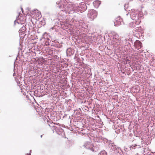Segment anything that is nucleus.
Masks as SVG:
<instances>
[{
	"label": "nucleus",
	"instance_id": "obj_1",
	"mask_svg": "<svg viewBox=\"0 0 155 155\" xmlns=\"http://www.w3.org/2000/svg\"><path fill=\"white\" fill-rule=\"evenodd\" d=\"M134 45L138 49L141 48L142 47V43L139 41H137L135 42Z\"/></svg>",
	"mask_w": 155,
	"mask_h": 155
},
{
	"label": "nucleus",
	"instance_id": "obj_4",
	"mask_svg": "<svg viewBox=\"0 0 155 155\" xmlns=\"http://www.w3.org/2000/svg\"><path fill=\"white\" fill-rule=\"evenodd\" d=\"M88 145H89V146L90 147H87V146L86 145V146L87 148H88L89 149H91L92 151H94V150L93 148H91V147H92L93 146V144L92 143H89L88 144Z\"/></svg>",
	"mask_w": 155,
	"mask_h": 155
},
{
	"label": "nucleus",
	"instance_id": "obj_3",
	"mask_svg": "<svg viewBox=\"0 0 155 155\" xmlns=\"http://www.w3.org/2000/svg\"><path fill=\"white\" fill-rule=\"evenodd\" d=\"M91 12L92 13V16H93L94 18L96 17L97 16V12L96 11L92 10Z\"/></svg>",
	"mask_w": 155,
	"mask_h": 155
},
{
	"label": "nucleus",
	"instance_id": "obj_7",
	"mask_svg": "<svg viewBox=\"0 0 155 155\" xmlns=\"http://www.w3.org/2000/svg\"><path fill=\"white\" fill-rule=\"evenodd\" d=\"M27 155H30V154H27Z\"/></svg>",
	"mask_w": 155,
	"mask_h": 155
},
{
	"label": "nucleus",
	"instance_id": "obj_2",
	"mask_svg": "<svg viewBox=\"0 0 155 155\" xmlns=\"http://www.w3.org/2000/svg\"><path fill=\"white\" fill-rule=\"evenodd\" d=\"M122 19L120 18V17H117L114 22L115 25L116 26H118L121 24V21Z\"/></svg>",
	"mask_w": 155,
	"mask_h": 155
},
{
	"label": "nucleus",
	"instance_id": "obj_6",
	"mask_svg": "<svg viewBox=\"0 0 155 155\" xmlns=\"http://www.w3.org/2000/svg\"><path fill=\"white\" fill-rule=\"evenodd\" d=\"M70 50H71V49H68V51H69Z\"/></svg>",
	"mask_w": 155,
	"mask_h": 155
},
{
	"label": "nucleus",
	"instance_id": "obj_9",
	"mask_svg": "<svg viewBox=\"0 0 155 155\" xmlns=\"http://www.w3.org/2000/svg\"><path fill=\"white\" fill-rule=\"evenodd\" d=\"M41 137H42V135H41Z\"/></svg>",
	"mask_w": 155,
	"mask_h": 155
},
{
	"label": "nucleus",
	"instance_id": "obj_8",
	"mask_svg": "<svg viewBox=\"0 0 155 155\" xmlns=\"http://www.w3.org/2000/svg\"><path fill=\"white\" fill-rule=\"evenodd\" d=\"M128 59H127V60L126 61H128Z\"/></svg>",
	"mask_w": 155,
	"mask_h": 155
},
{
	"label": "nucleus",
	"instance_id": "obj_5",
	"mask_svg": "<svg viewBox=\"0 0 155 155\" xmlns=\"http://www.w3.org/2000/svg\"><path fill=\"white\" fill-rule=\"evenodd\" d=\"M99 155H107V153L105 151H102L99 153Z\"/></svg>",
	"mask_w": 155,
	"mask_h": 155
}]
</instances>
